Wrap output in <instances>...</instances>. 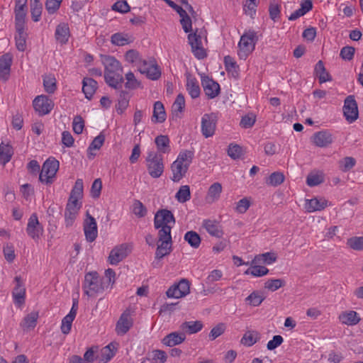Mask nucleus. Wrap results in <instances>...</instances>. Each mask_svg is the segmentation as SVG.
Returning <instances> with one entry per match:
<instances>
[{
    "mask_svg": "<svg viewBox=\"0 0 363 363\" xmlns=\"http://www.w3.org/2000/svg\"><path fill=\"white\" fill-rule=\"evenodd\" d=\"M104 65V79L106 83L115 89H120L123 83V68L118 60L110 55L102 56Z\"/></svg>",
    "mask_w": 363,
    "mask_h": 363,
    "instance_id": "obj_1",
    "label": "nucleus"
},
{
    "mask_svg": "<svg viewBox=\"0 0 363 363\" xmlns=\"http://www.w3.org/2000/svg\"><path fill=\"white\" fill-rule=\"evenodd\" d=\"M82 288L84 294L89 297H94L99 294H102L104 291L103 279L100 277L97 272H87L84 276Z\"/></svg>",
    "mask_w": 363,
    "mask_h": 363,
    "instance_id": "obj_2",
    "label": "nucleus"
},
{
    "mask_svg": "<svg viewBox=\"0 0 363 363\" xmlns=\"http://www.w3.org/2000/svg\"><path fill=\"white\" fill-rule=\"evenodd\" d=\"M258 41L257 33L253 30H249L241 36L238 43L239 50L238 55L241 60H245L255 48Z\"/></svg>",
    "mask_w": 363,
    "mask_h": 363,
    "instance_id": "obj_3",
    "label": "nucleus"
},
{
    "mask_svg": "<svg viewBox=\"0 0 363 363\" xmlns=\"http://www.w3.org/2000/svg\"><path fill=\"white\" fill-rule=\"evenodd\" d=\"M148 173L152 178H159L164 172L162 155L157 152L150 151L146 158Z\"/></svg>",
    "mask_w": 363,
    "mask_h": 363,
    "instance_id": "obj_4",
    "label": "nucleus"
},
{
    "mask_svg": "<svg viewBox=\"0 0 363 363\" xmlns=\"http://www.w3.org/2000/svg\"><path fill=\"white\" fill-rule=\"evenodd\" d=\"M60 163L55 158L48 159L43 164L42 169L39 175V180L42 183L51 184L54 182V178L59 169Z\"/></svg>",
    "mask_w": 363,
    "mask_h": 363,
    "instance_id": "obj_5",
    "label": "nucleus"
},
{
    "mask_svg": "<svg viewBox=\"0 0 363 363\" xmlns=\"http://www.w3.org/2000/svg\"><path fill=\"white\" fill-rule=\"evenodd\" d=\"M134 311L130 308H126L121 315L116 325V333L118 335H125L133 326V315Z\"/></svg>",
    "mask_w": 363,
    "mask_h": 363,
    "instance_id": "obj_6",
    "label": "nucleus"
},
{
    "mask_svg": "<svg viewBox=\"0 0 363 363\" xmlns=\"http://www.w3.org/2000/svg\"><path fill=\"white\" fill-rule=\"evenodd\" d=\"M138 70L151 80H157L161 77L160 69L155 59L143 61V63L139 65Z\"/></svg>",
    "mask_w": 363,
    "mask_h": 363,
    "instance_id": "obj_7",
    "label": "nucleus"
},
{
    "mask_svg": "<svg viewBox=\"0 0 363 363\" xmlns=\"http://www.w3.org/2000/svg\"><path fill=\"white\" fill-rule=\"evenodd\" d=\"M188 40L195 57L199 60L206 57V52L202 46L201 36L197 33V30L194 33L188 35Z\"/></svg>",
    "mask_w": 363,
    "mask_h": 363,
    "instance_id": "obj_8",
    "label": "nucleus"
},
{
    "mask_svg": "<svg viewBox=\"0 0 363 363\" xmlns=\"http://www.w3.org/2000/svg\"><path fill=\"white\" fill-rule=\"evenodd\" d=\"M190 292V282L186 279H182L177 284L172 285L167 291L169 298H179L186 296Z\"/></svg>",
    "mask_w": 363,
    "mask_h": 363,
    "instance_id": "obj_9",
    "label": "nucleus"
},
{
    "mask_svg": "<svg viewBox=\"0 0 363 363\" xmlns=\"http://www.w3.org/2000/svg\"><path fill=\"white\" fill-rule=\"evenodd\" d=\"M43 226L39 222L38 216L35 213L31 214L28 219L26 227V233L29 237L35 241H38L43 233Z\"/></svg>",
    "mask_w": 363,
    "mask_h": 363,
    "instance_id": "obj_10",
    "label": "nucleus"
},
{
    "mask_svg": "<svg viewBox=\"0 0 363 363\" xmlns=\"http://www.w3.org/2000/svg\"><path fill=\"white\" fill-rule=\"evenodd\" d=\"M175 222L174 214L168 209H160L155 214L154 227L155 229H160L164 225H171V223L174 225Z\"/></svg>",
    "mask_w": 363,
    "mask_h": 363,
    "instance_id": "obj_11",
    "label": "nucleus"
},
{
    "mask_svg": "<svg viewBox=\"0 0 363 363\" xmlns=\"http://www.w3.org/2000/svg\"><path fill=\"white\" fill-rule=\"evenodd\" d=\"M33 106L38 115L42 116L48 114L52 110L54 103L47 96L40 95L35 98Z\"/></svg>",
    "mask_w": 363,
    "mask_h": 363,
    "instance_id": "obj_12",
    "label": "nucleus"
},
{
    "mask_svg": "<svg viewBox=\"0 0 363 363\" xmlns=\"http://www.w3.org/2000/svg\"><path fill=\"white\" fill-rule=\"evenodd\" d=\"M201 85L208 99H213L220 93L219 84L207 75L201 76Z\"/></svg>",
    "mask_w": 363,
    "mask_h": 363,
    "instance_id": "obj_13",
    "label": "nucleus"
},
{
    "mask_svg": "<svg viewBox=\"0 0 363 363\" xmlns=\"http://www.w3.org/2000/svg\"><path fill=\"white\" fill-rule=\"evenodd\" d=\"M343 113L346 120L350 123L357 119V104L353 96H348L345 99L343 106Z\"/></svg>",
    "mask_w": 363,
    "mask_h": 363,
    "instance_id": "obj_14",
    "label": "nucleus"
},
{
    "mask_svg": "<svg viewBox=\"0 0 363 363\" xmlns=\"http://www.w3.org/2000/svg\"><path fill=\"white\" fill-rule=\"evenodd\" d=\"M83 227L86 240L89 242H94L98 235L97 224L95 218L89 212H86Z\"/></svg>",
    "mask_w": 363,
    "mask_h": 363,
    "instance_id": "obj_15",
    "label": "nucleus"
},
{
    "mask_svg": "<svg viewBox=\"0 0 363 363\" xmlns=\"http://www.w3.org/2000/svg\"><path fill=\"white\" fill-rule=\"evenodd\" d=\"M216 116L214 113L204 114L201 118V131L206 138L211 137L216 130Z\"/></svg>",
    "mask_w": 363,
    "mask_h": 363,
    "instance_id": "obj_16",
    "label": "nucleus"
},
{
    "mask_svg": "<svg viewBox=\"0 0 363 363\" xmlns=\"http://www.w3.org/2000/svg\"><path fill=\"white\" fill-rule=\"evenodd\" d=\"M16 286L12 291L14 303L18 306H21L25 303L26 299V288L21 277L16 276L14 278Z\"/></svg>",
    "mask_w": 363,
    "mask_h": 363,
    "instance_id": "obj_17",
    "label": "nucleus"
},
{
    "mask_svg": "<svg viewBox=\"0 0 363 363\" xmlns=\"http://www.w3.org/2000/svg\"><path fill=\"white\" fill-rule=\"evenodd\" d=\"M12 60V55L9 52L0 57V78L4 81L9 77Z\"/></svg>",
    "mask_w": 363,
    "mask_h": 363,
    "instance_id": "obj_18",
    "label": "nucleus"
},
{
    "mask_svg": "<svg viewBox=\"0 0 363 363\" xmlns=\"http://www.w3.org/2000/svg\"><path fill=\"white\" fill-rule=\"evenodd\" d=\"M313 142L319 147H325L333 142V138L328 130H321L313 134Z\"/></svg>",
    "mask_w": 363,
    "mask_h": 363,
    "instance_id": "obj_19",
    "label": "nucleus"
},
{
    "mask_svg": "<svg viewBox=\"0 0 363 363\" xmlns=\"http://www.w3.org/2000/svg\"><path fill=\"white\" fill-rule=\"evenodd\" d=\"M127 247L125 245H121L118 247H114L110 252L108 260L111 264L116 265L123 259H125L127 254Z\"/></svg>",
    "mask_w": 363,
    "mask_h": 363,
    "instance_id": "obj_20",
    "label": "nucleus"
},
{
    "mask_svg": "<svg viewBox=\"0 0 363 363\" xmlns=\"http://www.w3.org/2000/svg\"><path fill=\"white\" fill-rule=\"evenodd\" d=\"M186 90L192 99L199 98L201 89L198 80L190 74H186Z\"/></svg>",
    "mask_w": 363,
    "mask_h": 363,
    "instance_id": "obj_21",
    "label": "nucleus"
},
{
    "mask_svg": "<svg viewBox=\"0 0 363 363\" xmlns=\"http://www.w3.org/2000/svg\"><path fill=\"white\" fill-rule=\"evenodd\" d=\"M70 35L68 23H60L55 29V36L59 43L64 45L68 42Z\"/></svg>",
    "mask_w": 363,
    "mask_h": 363,
    "instance_id": "obj_22",
    "label": "nucleus"
},
{
    "mask_svg": "<svg viewBox=\"0 0 363 363\" xmlns=\"http://www.w3.org/2000/svg\"><path fill=\"white\" fill-rule=\"evenodd\" d=\"M98 87V83L96 80L90 77H84L82 80V91L85 97L90 100Z\"/></svg>",
    "mask_w": 363,
    "mask_h": 363,
    "instance_id": "obj_23",
    "label": "nucleus"
},
{
    "mask_svg": "<svg viewBox=\"0 0 363 363\" xmlns=\"http://www.w3.org/2000/svg\"><path fill=\"white\" fill-rule=\"evenodd\" d=\"M186 339L184 333L173 332L166 335L162 340V342L168 347H174L182 343Z\"/></svg>",
    "mask_w": 363,
    "mask_h": 363,
    "instance_id": "obj_24",
    "label": "nucleus"
},
{
    "mask_svg": "<svg viewBox=\"0 0 363 363\" xmlns=\"http://www.w3.org/2000/svg\"><path fill=\"white\" fill-rule=\"evenodd\" d=\"M189 167L187 165H184L175 160L171 165V169L172 172V180L174 182H179L185 175Z\"/></svg>",
    "mask_w": 363,
    "mask_h": 363,
    "instance_id": "obj_25",
    "label": "nucleus"
},
{
    "mask_svg": "<svg viewBox=\"0 0 363 363\" xmlns=\"http://www.w3.org/2000/svg\"><path fill=\"white\" fill-rule=\"evenodd\" d=\"M155 143L157 146L158 153L165 154L169 153L171 151L170 148V140L167 135H160L155 139Z\"/></svg>",
    "mask_w": 363,
    "mask_h": 363,
    "instance_id": "obj_26",
    "label": "nucleus"
},
{
    "mask_svg": "<svg viewBox=\"0 0 363 363\" xmlns=\"http://www.w3.org/2000/svg\"><path fill=\"white\" fill-rule=\"evenodd\" d=\"M166 120V113L164 105L161 101H156L154 104L153 114L152 121L155 123H162Z\"/></svg>",
    "mask_w": 363,
    "mask_h": 363,
    "instance_id": "obj_27",
    "label": "nucleus"
},
{
    "mask_svg": "<svg viewBox=\"0 0 363 363\" xmlns=\"http://www.w3.org/2000/svg\"><path fill=\"white\" fill-rule=\"evenodd\" d=\"M313 9V3L311 0H303L301 1V8L293 12L289 17V21H295L304 16L306 13Z\"/></svg>",
    "mask_w": 363,
    "mask_h": 363,
    "instance_id": "obj_28",
    "label": "nucleus"
},
{
    "mask_svg": "<svg viewBox=\"0 0 363 363\" xmlns=\"http://www.w3.org/2000/svg\"><path fill=\"white\" fill-rule=\"evenodd\" d=\"M261 338L260 333L257 330H247L243 335L240 342L247 347H251Z\"/></svg>",
    "mask_w": 363,
    "mask_h": 363,
    "instance_id": "obj_29",
    "label": "nucleus"
},
{
    "mask_svg": "<svg viewBox=\"0 0 363 363\" xmlns=\"http://www.w3.org/2000/svg\"><path fill=\"white\" fill-rule=\"evenodd\" d=\"M159 242L160 244L157 245L155 252V259L158 260L169 255L172 251V242H167V240Z\"/></svg>",
    "mask_w": 363,
    "mask_h": 363,
    "instance_id": "obj_30",
    "label": "nucleus"
},
{
    "mask_svg": "<svg viewBox=\"0 0 363 363\" xmlns=\"http://www.w3.org/2000/svg\"><path fill=\"white\" fill-rule=\"evenodd\" d=\"M327 206V201L324 199L313 198L306 201V209L308 212L321 211Z\"/></svg>",
    "mask_w": 363,
    "mask_h": 363,
    "instance_id": "obj_31",
    "label": "nucleus"
},
{
    "mask_svg": "<svg viewBox=\"0 0 363 363\" xmlns=\"http://www.w3.org/2000/svg\"><path fill=\"white\" fill-rule=\"evenodd\" d=\"M26 8L15 7V28L21 30L25 29V18L26 16Z\"/></svg>",
    "mask_w": 363,
    "mask_h": 363,
    "instance_id": "obj_32",
    "label": "nucleus"
},
{
    "mask_svg": "<svg viewBox=\"0 0 363 363\" xmlns=\"http://www.w3.org/2000/svg\"><path fill=\"white\" fill-rule=\"evenodd\" d=\"M277 256L274 252H268L255 257L252 264H271L276 262Z\"/></svg>",
    "mask_w": 363,
    "mask_h": 363,
    "instance_id": "obj_33",
    "label": "nucleus"
},
{
    "mask_svg": "<svg viewBox=\"0 0 363 363\" xmlns=\"http://www.w3.org/2000/svg\"><path fill=\"white\" fill-rule=\"evenodd\" d=\"M167 353L161 350H154L149 352L145 359L150 361L152 363H164L167 361Z\"/></svg>",
    "mask_w": 363,
    "mask_h": 363,
    "instance_id": "obj_34",
    "label": "nucleus"
},
{
    "mask_svg": "<svg viewBox=\"0 0 363 363\" xmlns=\"http://www.w3.org/2000/svg\"><path fill=\"white\" fill-rule=\"evenodd\" d=\"M13 154L12 147L9 144H4L3 142L0 144V162L3 164L8 163Z\"/></svg>",
    "mask_w": 363,
    "mask_h": 363,
    "instance_id": "obj_35",
    "label": "nucleus"
},
{
    "mask_svg": "<svg viewBox=\"0 0 363 363\" xmlns=\"http://www.w3.org/2000/svg\"><path fill=\"white\" fill-rule=\"evenodd\" d=\"M203 328V323L201 321H186L181 325L182 330L186 332L189 334H194L199 332Z\"/></svg>",
    "mask_w": 363,
    "mask_h": 363,
    "instance_id": "obj_36",
    "label": "nucleus"
},
{
    "mask_svg": "<svg viewBox=\"0 0 363 363\" xmlns=\"http://www.w3.org/2000/svg\"><path fill=\"white\" fill-rule=\"evenodd\" d=\"M203 226L212 236L220 238L223 234V231L220 229L218 225L215 221L206 220L203 221Z\"/></svg>",
    "mask_w": 363,
    "mask_h": 363,
    "instance_id": "obj_37",
    "label": "nucleus"
},
{
    "mask_svg": "<svg viewBox=\"0 0 363 363\" xmlns=\"http://www.w3.org/2000/svg\"><path fill=\"white\" fill-rule=\"evenodd\" d=\"M38 318V313L35 311H33L28 313L23 320L21 323V326L23 329L28 330L30 328H34L37 324V320Z\"/></svg>",
    "mask_w": 363,
    "mask_h": 363,
    "instance_id": "obj_38",
    "label": "nucleus"
},
{
    "mask_svg": "<svg viewBox=\"0 0 363 363\" xmlns=\"http://www.w3.org/2000/svg\"><path fill=\"white\" fill-rule=\"evenodd\" d=\"M340 318L341 319L342 323L348 325H357L360 321L358 313L354 311L343 313L340 316Z\"/></svg>",
    "mask_w": 363,
    "mask_h": 363,
    "instance_id": "obj_39",
    "label": "nucleus"
},
{
    "mask_svg": "<svg viewBox=\"0 0 363 363\" xmlns=\"http://www.w3.org/2000/svg\"><path fill=\"white\" fill-rule=\"evenodd\" d=\"M111 42L114 45L123 46L130 43L131 40L127 33H116L111 35Z\"/></svg>",
    "mask_w": 363,
    "mask_h": 363,
    "instance_id": "obj_40",
    "label": "nucleus"
},
{
    "mask_svg": "<svg viewBox=\"0 0 363 363\" xmlns=\"http://www.w3.org/2000/svg\"><path fill=\"white\" fill-rule=\"evenodd\" d=\"M184 238L193 248L196 249L200 246L201 239L200 235L195 231L190 230L186 232Z\"/></svg>",
    "mask_w": 363,
    "mask_h": 363,
    "instance_id": "obj_41",
    "label": "nucleus"
},
{
    "mask_svg": "<svg viewBox=\"0 0 363 363\" xmlns=\"http://www.w3.org/2000/svg\"><path fill=\"white\" fill-rule=\"evenodd\" d=\"M128 92L121 91L120 93L118 104H116V111L118 114H122L128 108L129 104V98L127 96Z\"/></svg>",
    "mask_w": 363,
    "mask_h": 363,
    "instance_id": "obj_42",
    "label": "nucleus"
},
{
    "mask_svg": "<svg viewBox=\"0 0 363 363\" xmlns=\"http://www.w3.org/2000/svg\"><path fill=\"white\" fill-rule=\"evenodd\" d=\"M25 29H22L21 30H16L17 34L15 36L16 40V46L18 50L23 52L26 49V36L27 34L24 30Z\"/></svg>",
    "mask_w": 363,
    "mask_h": 363,
    "instance_id": "obj_43",
    "label": "nucleus"
},
{
    "mask_svg": "<svg viewBox=\"0 0 363 363\" xmlns=\"http://www.w3.org/2000/svg\"><path fill=\"white\" fill-rule=\"evenodd\" d=\"M185 107V99L182 94H179L172 106L173 117L178 116L179 113H182Z\"/></svg>",
    "mask_w": 363,
    "mask_h": 363,
    "instance_id": "obj_44",
    "label": "nucleus"
},
{
    "mask_svg": "<svg viewBox=\"0 0 363 363\" xmlns=\"http://www.w3.org/2000/svg\"><path fill=\"white\" fill-rule=\"evenodd\" d=\"M175 198L180 203H185L191 199L190 187L188 185L182 186L175 195Z\"/></svg>",
    "mask_w": 363,
    "mask_h": 363,
    "instance_id": "obj_45",
    "label": "nucleus"
},
{
    "mask_svg": "<svg viewBox=\"0 0 363 363\" xmlns=\"http://www.w3.org/2000/svg\"><path fill=\"white\" fill-rule=\"evenodd\" d=\"M43 86L45 91L48 94H53L57 89L56 79L52 74L43 77Z\"/></svg>",
    "mask_w": 363,
    "mask_h": 363,
    "instance_id": "obj_46",
    "label": "nucleus"
},
{
    "mask_svg": "<svg viewBox=\"0 0 363 363\" xmlns=\"http://www.w3.org/2000/svg\"><path fill=\"white\" fill-rule=\"evenodd\" d=\"M125 59L128 62L131 64L135 63L138 67L140 64L143 63V61L145 60L140 57L139 52L133 49L129 50L125 52Z\"/></svg>",
    "mask_w": 363,
    "mask_h": 363,
    "instance_id": "obj_47",
    "label": "nucleus"
},
{
    "mask_svg": "<svg viewBox=\"0 0 363 363\" xmlns=\"http://www.w3.org/2000/svg\"><path fill=\"white\" fill-rule=\"evenodd\" d=\"M257 264H255L254 266L247 269L245 273L256 277H263L269 273V269L267 267Z\"/></svg>",
    "mask_w": 363,
    "mask_h": 363,
    "instance_id": "obj_48",
    "label": "nucleus"
},
{
    "mask_svg": "<svg viewBox=\"0 0 363 363\" xmlns=\"http://www.w3.org/2000/svg\"><path fill=\"white\" fill-rule=\"evenodd\" d=\"M105 141V135L103 134V133H100L99 135H97L94 139L92 140L91 144L89 145L87 152L88 154L94 156L95 154H93L91 152V150H99L101 146L104 145Z\"/></svg>",
    "mask_w": 363,
    "mask_h": 363,
    "instance_id": "obj_49",
    "label": "nucleus"
},
{
    "mask_svg": "<svg viewBox=\"0 0 363 363\" xmlns=\"http://www.w3.org/2000/svg\"><path fill=\"white\" fill-rule=\"evenodd\" d=\"M221 191L222 185L219 182L213 183L208 189V199H211V201L218 199Z\"/></svg>",
    "mask_w": 363,
    "mask_h": 363,
    "instance_id": "obj_50",
    "label": "nucleus"
},
{
    "mask_svg": "<svg viewBox=\"0 0 363 363\" xmlns=\"http://www.w3.org/2000/svg\"><path fill=\"white\" fill-rule=\"evenodd\" d=\"M76 315L68 313L65 316L62 320L61 331L63 334L67 335L70 333L72 329V324Z\"/></svg>",
    "mask_w": 363,
    "mask_h": 363,
    "instance_id": "obj_51",
    "label": "nucleus"
},
{
    "mask_svg": "<svg viewBox=\"0 0 363 363\" xmlns=\"http://www.w3.org/2000/svg\"><path fill=\"white\" fill-rule=\"evenodd\" d=\"M224 64L228 72H232L233 75L235 73L236 75H238L239 67L231 56L226 55L224 57Z\"/></svg>",
    "mask_w": 363,
    "mask_h": 363,
    "instance_id": "obj_52",
    "label": "nucleus"
},
{
    "mask_svg": "<svg viewBox=\"0 0 363 363\" xmlns=\"http://www.w3.org/2000/svg\"><path fill=\"white\" fill-rule=\"evenodd\" d=\"M194 157V152L191 150L181 151L176 160L178 162L187 165L189 167Z\"/></svg>",
    "mask_w": 363,
    "mask_h": 363,
    "instance_id": "obj_53",
    "label": "nucleus"
},
{
    "mask_svg": "<svg viewBox=\"0 0 363 363\" xmlns=\"http://www.w3.org/2000/svg\"><path fill=\"white\" fill-rule=\"evenodd\" d=\"M172 225H164L160 227L158 231V241L167 240V242H172L171 235Z\"/></svg>",
    "mask_w": 363,
    "mask_h": 363,
    "instance_id": "obj_54",
    "label": "nucleus"
},
{
    "mask_svg": "<svg viewBox=\"0 0 363 363\" xmlns=\"http://www.w3.org/2000/svg\"><path fill=\"white\" fill-rule=\"evenodd\" d=\"M133 213L138 218H143L147 215V208L139 200H135L133 204Z\"/></svg>",
    "mask_w": 363,
    "mask_h": 363,
    "instance_id": "obj_55",
    "label": "nucleus"
},
{
    "mask_svg": "<svg viewBox=\"0 0 363 363\" xmlns=\"http://www.w3.org/2000/svg\"><path fill=\"white\" fill-rule=\"evenodd\" d=\"M284 178L283 173L275 172L270 174L267 181V184L273 186H277L284 182Z\"/></svg>",
    "mask_w": 363,
    "mask_h": 363,
    "instance_id": "obj_56",
    "label": "nucleus"
},
{
    "mask_svg": "<svg viewBox=\"0 0 363 363\" xmlns=\"http://www.w3.org/2000/svg\"><path fill=\"white\" fill-rule=\"evenodd\" d=\"M323 182L324 178L322 174L311 173L306 178V184L311 187L318 186Z\"/></svg>",
    "mask_w": 363,
    "mask_h": 363,
    "instance_id": "obj_57",
    "label": "nucleus"
},
{
    "mask_svg": "<svg viewBox=\"0 0 363 363\" xmlns=\"http://www.w3.org/2000/svg\"><path fill=\"white\" fill-rule=\"evenodd\" d=\"M285 281L281 279H269L265 282L264 287L271 291H275L285 286Z\"/></svg>",
    "mask_w": 363,
    "mask_h": 363,
    "instance_id": "obj_58",
    "label": "nucleus"
},
{
    "mask_svg": "<svg viewBox=\"0 0 363 363\" xmlns=\"http://www.w3.org/2000/svg\"><path fill=\"white\" fill-rule=\"evenodd\" d=\"M83 180L82 179H77L75 182V184L71 191L70 197L72 199L77 198L80 199L82 197L83 194Z\"/></svg>",
    "mask_w": 363,
    "mask_h": 363,
    "instance_id": "obj_59",
    "label": "nucleus"
},
{
    "mask_svg": "<svg viewBox=\"0 0 363 363\" xmlns=\"http://www.w3.org/2000/svg\"><path fill=\"white\" fill-rule=\"evenodd\" d=\"M256 121V116L253 113H249L242 117L240 125L243 128H252Z\"/></svg>",
    "mask_w": 363,
    "mask_h": 363,
    "instance_id": "obj_60",
    "label": "nucleus"
},
{
    "mask_svg": "<svg viewBox=\"0 0 363 363\" xmlns=\"http://www.w3.org/2000/svg\"><path fill=\"white\" fill-rule=\"evenodd\" d=\"M347 245L354 250H363V236L349 238Z\"/></svg>",
    "mask_w": 363,
    "mask_h": 363,
    "instance_id": "obj_61",
    "label": "nucleus"
},
{
    "mask_svg": "<svg viewBox=\"0 0 363 363\" xmlns=\"http://www.w3.org/2000/svg\"><path fill=\"white\" fill-rule=\"evenodd\" d=\"M125 79L127 82L125 86L129 89H135L140 86V82L136 79L132 72H129L125 74Z\"/></svg>",
    "mask_w": 363,
    "mask_h": 363,
    "instance_id": "obj_62",
    "label": "nucleus"
},
{
    "mask_svg": "<svg viewBox=\"0 0 363 363\" xmlns=\"http://www.w3.org/2000/svg\"><path fill=\"white\" fill-rule=\"evenodd\" d=\"M43 10L42 4H30V13L32 20L38 22L40 19Z\"/></svg>",
    "mask_w": 363,
    "mask_h": 363,
    "instance_id": "obj_63",
    "label": "nucleus"
},
{
    "mask_svg": "<svg viewBox=\"0 0 363 363\" xmlns=\"http://www.w3.org/2000/svg\"><path fill=\"white\" fill-rule=\"evenodd\" d=\"M102 189V182L101 179L98 178L96 179L92 183L91 187V196L94 199H98L101 195V191Z\"/></svg>",
    "mask_w": 363,
    "mask_h": 363,
    "instance_id": "obj_64",
    "label": "nucleus"
}]
</instances>
